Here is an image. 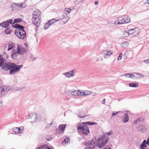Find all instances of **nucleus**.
<instances>
[{"mask_svg": "<svg viewBox=\"0 0 149 149\" xmlns=\"http://www.w3.org/2000/svg\"><path fill=\"white\" fill-rule=\"evenodd\" d=\"M27 119H31L32 120V121L33 122H38L40 119L38 114H33L30 113L28 116L26 117Z\"/></svg>", "mask_w": 149, "mask_h": 149, "instance_id": "0eeeda50", "label": "nucleus"}, {"mask_svg": "<svg viewBox=\"0 0 149 149\" xmlns=\"http://www.w3.org/2000/svg\"><path fill=\"white\" fill-rule=\"evenodd\" d=\"M113 134V133L111 132V131H109V132H108L107 133V135L109 136L111 134Z\"/></svg>", "mask_w": 149, "mask_h": 149, "instance_id": "8fccbe9b", "label": "nucleus"}, {"mask_svg": "<svg viewBox=\"0 0 149 149\" xmlns=\"http://www.w3.org/2000/svg\"><path fill=\"white\" fill-rule=\"evenodd\" d=\"M2 105V103L1 101H0V107Z\"/></svg>", "mask_w": 149, "mask_h": 149, "instance_id": "69168bd1", "label": "nucleus"}, {"mask_svg": "<svg viewBox=\"0 0 149 149\" xmlns=\"http://www.w3.org/2000/svg\"><path fill=\"white\" fill-rule=\"evenodd\" d=\"M105 98L102 101V104H104L105 103Z\"/></svg>", "mask_w": 149, "mask_h": 149, "instance_id": "5fc2aeb1", "label": "nucleus"}, {"mask_svg": "<svg viewBox=\"0 0 149 149\" xmlns=\"http://www.w3.org/2000/svg\"><path fill=\"white\" fill-rule=\"evenodd\" d=\"M109 137L105 135L98 139L97 145L99 148H102L104 146L109 140ZM96 143L93 139L89 141L84 143L85 145L87 146L84 149H93L96 146Z\"/></svg>", "mask_w": 149, "mask_h": 149, "instance_id": "f257e3e1", "label": "nucleus"}, {"mask_svg": "<svg viewBox=\"0 0 149 149\" xmlns=\"http://www.w3.org/2000/svg\"><path fill=\"white\" fill-rule=\"evenodd\" d=\"M36 149H54L51 148L49 147V146L47 145H44L40 146L38 148H36Z\"/></svg>", "mask_w": 149, "mask_h": 149, "instance_id": "6ab92c4d", "label": "nucleus"}, {"mask_svg": "<svg viewBox=\"0 0 149 149\" xmlns=\"http://www.w3.org/2000/svg\"><path fill=\"white\" fill-rule=\"evenodd\" d=\"M9 88L6 87V86H2L0 87V97L2 95L6 94L8 91Z\"/></svg>", "mask_w": 149, "mask_h": 149, "instance_id": "9d476101", "label": "nucleus"}, {"mask_svg": "<svg viewBox=\"0 0 149 149\" xmlns=\"http://www.w3.org/2000/svg\"><path fill=\"white\" fill-rule=\"evenodd\" d=\"M19 5L20 6V10L21 9L25 8L26 6V5L24 3H22L19 4Z\"/></svg>", "mask_w": 149, "mask_h": 149, "instance_id": "f704fd0d", "label": "nucleus"}, {"mask_svg": "<svg viewBox=\"0 0 149 149\" xmlns=\"http://www.w3.org/2000/svg\"><path fill=\"white\" fill-rule=\"evenodd\" d=\"M84 96H85L90 95L92 93L91 92L88 90L84 91Z\"/></svg>", "mask_w": 149, "mask_h": 149, "instance_id": "a878e982", "label": "nucleus"}, {"mask_svg": "<svg viewBox=\"0 0 149 149\" xmlns=\"http://www.w3.org/2000/svg\"><path fill=\"white\" fill-rule=\"evenodd\" d=\"M41 12L39 10H36L35 11H33L32 14L33 17H40V16Z\"/></svg>", "mask_w": 149, "mask_h": 149, "instance_id": "2eb2a0df", "label": "nucleus"}, {"mask_svg": "<svg viewBox=\"0 0 149 149\" xmlns=\"http://www.w3.org/2000/svg\"><path fill=\"white\" fill-rule=\"evenodd\" d=\"M118 20L119 21L117 24L116 23V21H115V24L118 25L125 23H128L130 22V18L129 17L126 15H124L122 17H119L118 18Z\"/></svg>", "mask_w": 149, "mask_h": 149, "instance_id": "423d86ee", "label": "nucleus"}, {"mask_svg": "<svg viewBox=\"0 0 149 149\" xmlns=\"http://www.w3.org/2000/svg\"><path fill=\"white\" fill-rule=\"evenodd\" d=\"M96 124L97 123H96L95 122H90L89 121L81 123V124H82L84 125H91Z\"/></svg>", "mask_w": 149, "mask_h": 149, "instance_id": "412c9836", "label": "nucleus"}, {"mask_svg": "<svg viewBox=\"0 0 149 149\" xmlns=\"http://www.w3.org/2000/svg\"><path fill=\"white\" fill-rule=\"evenodd\" d=\"M134 30L133 29H130L126 31H125L124 32L123 34L126 36L127 37L130 35V33L132 31H134Z\"/></svg>", "mask_w": 149, "mask_h": 149, "instance_id": "5701e85b", "label": "nucleus"}, {"mask_svg": "<svg viewBox=\"0 0 149 149\" xmlns=\"http://www.w3.org/2000/svg\"><path fill=\"white\" fill-rule=\"evenodd\" d=\"M122 53H121L120 54H119V56H120V57H122Z\"/></svg>", "mask_w": 149, "mask_h": 149, "instance_id": "774afa93", "label": "nucleus"}, {"mask_svg": "<svg viewBox=\"0 0 149 149\" xmlns=\"http://www.w3.org/2000/svg\"><path fill=\"white\" fill-rule=\"evenodd\" d=\"M13 20L11 19L3 22V23L4 28H6L7 27L9 26L10 24H12V22H13Z\"/></svg>", "mask_w": 149, "mask_h": 149, "instance_id": "dca6fc26", "label": "nucleus"}, {"mask_svg": "<svg viewBox=\"0 0 149 149\" xmlns=\"http://www.w3.org/2000/svg\"><path fill=\"white\" fill-rule=\"evenodd\" d=\"M12 130L13 132L15 133H19V130L18 129V127H15L12 128Z\"/></svg>", "mask_w": 149, "mask_h": 149, "instance_id": "7c9ffc66", "label": "nucleus"}, {"mask_svg": "<svg viewBox=\"0 0 149 149\" xmlns=\"http://www.w3.org/2000/svg\"><path fill=\"white\" fill-rule=\"evenodd\" d=\"M139 128L141 129L140 131H141L142 132H143L144 131H146V128L144 125H139Z\"/></svg>", "mask_w": 149, "mask_h": 149, "instance_id": "4be33fe9", "label": "nucleus"}, {"mask_svg": "<svg viewBox=\"0 0 149 149\" xmlns=\"http://www.w3.org/2000/svg\"><path fill=\"white\" fill-rule=\"evenodd\" d=\"M22 21V19H20V18H18L16 19H15L13 20V22H12V23L13 24H15V23H18Z\"/></svg>", "mask_w": 149, "mask_h": 149, "instance_id": "b1692460", "label": "nucleus"}, {"mask_svg": "<svg viewBox=\"0 0 149 149\" xmlns=\"http://www.w3.org/2000/svg\"><path fill=\"white\" fill-rule=\"evenodd\" d=\"M66 15H67L66 14H63L62 15V17H63L62 18L63 19L65 17H66Z\"/></svg>", "mask_w": 149, "mask_h": 149, "instance_id": "6e6d98bb", "label": "nucleus"}, {"mask_svg": "<svg viewBox=\"0 0 149 149\" xmlns=\"http://www.w3.org/2000/svg\"><path fill=\"white\" fill-rule=\"evenodd\" d=\"M65 11L68 12V13H70L71 10L70 8H65Z\"/></svg>", "mask_w": 149, "mask_h": 149, "instance_id": "ea45409f", "label": "nucleus"}, {"mask_svg": "<svg viewBox=\"0 0 149 149\" xmlns=\"http://www.w3.org/2000/svg\"><path fill=\"white\" fill-rule=\"evenodd\" d=\"M70 140L68 138H66L64 140V141L62 143L63 144L64 143H68L70 142Z\"/></svg>", "mask_w": 149, "mask_h": 149, "instance_id": "e433bc0d", "label": "nucleus"}, {"mask_svg": "<svg viewBox=\"0 0 149 149\" xmlns=\"http://www.w3.org/2000/svg\"><path fill=\"white\" fill-rule=\"evenodd\" d=\"M66 125V124L60 125L58 128H57L56 130V134H60L63 132Z\"/></svg>", "mask_w": 149, "mask_h": 149, "instance_id": "6e6552de", "label": "nucleus"}, {"mask_svg": "<svg viewBox=\"0 0 149 149\" xmlns=\"http://www.w3.org/2000/svg\"><path fill=\"white\" fill-rule=\"evenodd\" d=\"M77 131L79 133L84 135H86L90 132L89 129L87 125L81 124L78 125L77 127Z\"/></svg>", "mask_w": 149, "mask_h": 149, "instance_id": "39448f33", "label": "nucleus"}, {"mask_svg": "<svg viewBox=\"0 0 149 149\" xmlns=\"http://www.w3.org/2000/svg\"><path fill=\"white\" fill-rule=\"evenodd\" d=\"M5 60L4 59L3 56L1 55H0V67L3 65V63L4 62Z\"/></svg>", "mask_w": 149, "mask_h": 149, "instance_id": "393cba45", "label": "nucleus"}, {"mask_svg": "<svg viewBox=\"0 0 149 149\" xmlns=\"http://www.w3.org/2000/svg\"><path fill=\"white\" fill-rule=\"evenodd\" d=\"M40 17H33L31 20L33 23L37 27H38L40 24L41 21Z\"/></svg>", "mask_w": 149, "mask_h": 149, "instance_id": "1a4fd4ad", "label": "nucleus"}, {"mask_svg": "<svg viewBox=\"0 0 149 149\" xmlns=\"http://www.w3.org/2000/svg\"><path fill=\"white\" fill-rule=\"evenodd\" d=\"M30 58L32 59L33 60H35L36 59V58H34L33 57V56L32 54H30Z\"/></svg>", "mask_w": 149, "mask_h": 149, "instance_id": "de8ad7c7", "label": "nucleus"}, {"mask_svg": "<svg viewBox=\"0 0 149 149\" xmlns=\"http://www.w3.org/2000/svg\"><path fill=\"white\" fill-rule=\"evenodd\" d=\"M19 130V133H22L23 132L24 127L23 126H21L19 127H18Z\"/></svg>", "mask_w": 149, "mask_h": 149, "instance_id": "473e14b6", "label": "nucleus"}, {"mask_svg": "<svg viewBox=\"0 0 149 149\" xmlns=\"http://www.w3.org/2000/svg\"><path fill=\"white\" fill-rule=\"evenodd\" d=\"M13 10L17 11L20 10V6L18 3H13L11 5Z\"/></svg>", "mask_w": 149, "mask_h": 149, "instance_id": "f8f14e48", "label": "nucleus"}, {"mask_svg": "<svg viewBox=\"0 0 149 149\" xmlns=\"http://www.w3.org/2000/svg\"><path fill=\"white\" fill-rule=\"evenodd\" d=\"M131 75H132V74L127 73V74H125L124 75L127 77H130L132 78Z\"/></svg>", "mask_w": 149, "mask_h": 149, "instance_id": "37998d69", "label": "nucleus"}, {"mask_svg": "<svg viewBox=\"0 0 149 149\" xmlns=\"http://www.w3.org/2000/svg\"><path fill=\"white\" fill-rule=\"evenodd\" d=\"M142 143H143L144 144H147V141L145 140H144Z\"/></svg>", "mask_w": 149, "mask_h": 149, "instance_id": "4d7b16f0", "label": "nucleus"}, {"mask_svg": "<svg viewBox=\"0 0 149 149\" xmlns=\"http://www.w3.org/2000/svg\"><path fill=\"white\" fill-rule=\"evenodd\" d=\"M144 62L146 63H149V58L148 59L145 60L144 61Z\"/></svg>", "mask_w": 149, "mask_h": 149, "instance_id": "3c124183", "label": "nucleus"}, {"mask_svg": "<svg viewBox=\"0 0 149 149\" xmlns=\"http://www.w3.org/2000/svg\"><path fill=\"white\" fill-rule=\"evenodd\" d=\"M4 55L6 56V58L7 59L8 58V55L5 52H4Z\"/></svg>", "mask_w": 149, "mask_h": 149, "instance_id": "864d4df0", "label": "nucleus"}, {"mask_svg": "<svg viewBox=\"0 0 149 149\" xmlns=\"http://www.w3.org/2000/svg\"><path fill=\"white\" fill-rule=\"evenodd\" d=\"M84 0H75V4H78L83 1Z\"/></svg>", "mask_w": 149, "mask_h": 149, "instance_id": "58836bf2", "label": "nucleus"}, {"mask_svg": "<svg viewBox=\"0 0 149 149\" xmlns=\"http://www.w3.org/2000/svg\"><path fill=\"white\" fill-rule=\"evenodd\" d=\"M138 121V119H137V120H136L134 121V123L135 124H136Z\"/></svg>", "mask_w": 149, "mask_h": 149, "instance_id": "e2e57ef3", "label": "nucleus"}, {"mask_svg": "<svg viewBox=\"0 0 149 149\" xmlns=\"http://www.w3.org/2000/svg\"><path fill=\"white\" fill-rule=\"evenodd\" d=\"M147 144L149 145V138H148L147 141Z\"/></svg>", "mask_w": 149, "mask_h": 149, "instance_id": "bf43d9fd", "label": "nucleus"}, {"mask_svg": "<svg viewBox=\"0 0 149 149\" xmlns=\"http://www.w3.org/2000/svg\"><path fill=\"white\" fill-rule=\"evenodd\" d=\"M17 51L15 49L13 50L12 52L11 57L13 59H16L18 56V54L20 55H23L25 54L28 51L27 48L23 47L22 46H19L17 45Z\"/></svg>", "mask_w": 149, "mask_h": 149, "instance_id": "7ed1b4c3", "label": "nucleus"}, {"mask_svg": "<svg viewBox=\"0 0 149 149\" xmlns=\"http://www.w3.org/2000/svg\"><path fill=\"white\" fill-rule=\"evenodd\" d=\"M123 118V122L126 123L128 121L129 118L127 113L124 114Z\"/></svg>", "mask_w": 149, "mask_h": 149, "instance_id": "aec40b11", "label": "nucleus"}, {"mask_svg": "<svg viewBox=\"0 0 149 149\" xmlns=\"http://www.w3.org/2000/svg\"><path fill=\"white\" fill-rule=\"evenodd\" d=\"M137 119L138 120L139 122L142 121L144 120V118L141 117L139 118H137Z\"/></svg>", "mask_w": 149, "mask_h": 149, "instance_id": "49530a36", "label": "nucleus"}, {"mask_svg": "<svg viewBox=\"0 0 149 149\" xmlns=\"http://www.w3.org/2000/svg\"><path fill=\"white\" fill-rule=\"evenodd\" d=\"M89 116V115H86V116H79V115H77V116L81 118H85V117H86L87 116Z\"/></svg>", "mask_w": 149, "mask_h": 149, "instance_id": "09e8293b", "label": "nucleus"}, {"mask_svg": "<svg viewBox=\"0 0 149 149\" xmlns=\"http://www.w3.org/2000/svg\"><path fill=\"white\" fill-rule=\"evenodd\" d=\"M138 84L136 83H130L129 86H130L132 87H136L138 86Z\"/></svg>", "mask_w": 149, "mask_h": 149, "instance_id": "c85d7f7f", "label": "nucleus"}, {"mask_svg": "<svg viewBox=\"0 0 149 149\" xmlns=\"http://www.w3.org/2000/svg\"><path fill=\"white\" fill-rule=\"evenodd\" d=\"M23 66L22 65H17L14 63L8 62L5 63L1 69L5 71L10 70V74L13 75L18 72Z\"/></svg>", "mask_w": 149, "mask_h": 149, "instance_id": "f03ea898", "label": "nucleus"}, {"mask_svg": "<svg viewBox=\"0 0 149 149\" xmlns=\"http://www.w3.org/2000/svg\"><path fill=\"white\" fill-rule=\"evenodd\" d=\"M77 93H78V90H74L72 91L71 92V94L72 95H74V96H77Z\"/></svg>", "mask_w": 149, "mask_h": 149, "instance_id": "c9c22d12", "label": "nucleus"}, {"mask_svg": "<svg viewBox=\"0 0 149 149\" xmlns=\"http://www.w3.org/2000/svg\"><path fill=\"white\" fill-rule=\"evenodd\" d=\"M47 22L48 23H49V24L50 25V26L53 24L51 22H50V20H49Z\"/></svg>", "mask_w": 149, "mask_h": 149, "instance_id": "680f3d73", "label": "nucleus"}, {"mask_svg": "<svg viewBox=\"0 0 149 149\" xmlns=\"http://www.w3.org/2000/svg\"><path fill=\"white\" fill-rule=\"evenodd\" d=\"M134 74H135L139 75L141 77H144V75L143 74H141L139 73H134Z\"/></svg>", "mask_w": 149, "mask_h": 149, "instance_id": "79ce46f5", "label": "nucleus"}, {"mask_svg": "<svg viewBox=\"0 0 149 149\" xmlns=\"http://www.w3.org/2000/svg\"><path fill=\"white\" fill-rule=\"evenodd\" d=\"M120 113H121V114H122L123 113H124V112H123V111H119L116 112V113L113 112L112 114V116H113L117 114H118Z\"/></svg>", "mask_w": 149, "mask_h": 149, "instance_id": "4c0bfd02", "label": "nucleus"}, {"mask_svg": "<svg viewBox=\"0 0 149 149\" xmlns=\"http://www.w3.org/2000/svg\"><path fill=\"white\" fill-rule=\"evenodd\" d=\"M103 52H107V53L105 54L104 56V58H109V57L111 56L113 54L112 51H111H111H109L107 50H104L103 51Z\"/></svg>", "mask_w": 149, "mask_h": 149, "instance_id": "f3484780", "label": "nucleus"}, {"mask_svg": "<svg viewBox=\"0 0 149 149\" xmlns=\"http://www.w3.org/2000/svg\"><path fill=\"white\" fill-rule=\"evenodd\" d=\"M0 26H1L3 27H4L3 23V22L1 23L0 24Z\"/></svg>", "mask_w": 149, "mask_h": 149, "instance_id": "052dcab7", "label": "nucleus"}, {"mask_svg": "<svg viewBox=\"0 0 149 149\" xmlns=\"http://www.w3.org/2000/svg\"><path fill=\"white\" fill-rule=\"evenodd\" d=\"M103 149H111V148L108 146H106Z\"/></svg>", "mask_w": 149, "mask_h": 149, "instance_id": "603ef678", "label": "nucleus"}, {"mask_svg": "<svg viewBox=\"0 0 149 149\" xmlns=\"http://www.w3.org/2000/svg\"><path fill=\"white\" fill-rule=\"evenodd\" d=\"M55 20V18L52 19H51L50 20V22H51L53 24L54 23L56 22V20Z\"/></svg>", "mask_w": 149, "mask_h": 149, "instance_id": "a18cd8bd", "label": "nucleus"}, {"mask_svg": "<svg viewBox=\"0 0 149 149\" xmlns=\"http://www.w3.org/2000/svg\"><path fill=\"white\" fill-rule=\"evenodd\" d=\"M6 86V87H8L9 88L8 91H20L21 90H23L25 88V86H24L23 87H22L21 88H19L18 87H15L11 88L10 86Z\"/></svg>", "mask_w": 149, "mask_h": 149, "instance_id": "9b49d317", "label": "nucleus"}, {"mask_svg": "<svg viewBox=\"0 0 149 149\" xmlns=\"http://www.w3.org/2000/svg\"><path fill=\"white\" fill-rule=\"evenodd\" d=\"M98 3V2L97 1H96L95 2V4L96 5H97Z\"/></svg>", "mask_w": 149, "mask_h": 149, "instance_id": "338daca9", "label": "nucleus"}, {"mask_svg": "<svg viewBox=\"0 0 149 149\" xmlns=\"http://www.w3.org/2000/svg\"><path fill=\"white\" fill-rule=\"evenodd\" d=\"M12 30L10 29L9 28H6L5 31V32L6 34H8L10 33Z\"/></svg>", "mask_w": 149, "mask_h": 149, "instance_id": "cd10ccee", "label": "nucleus"}, {"mask_svg": "<svg viewBox=\"0 0 149 149\" xmlns=\"http://www.w3.org/2000/svg\"><path fill=\"white\" fill-rule=\"evenodd\" d=\"M128 43L126 41L123 42L122 44L121 47H126L128 45Z\"/></svg>", "mask_w": 149, "mask_h": 149, "instance_id": "c756f323", "label": "nucleus"}, {"mask_svg": "<svg viewBox=\"0 0 149 149\" xmlns=\"http://www.w3.org/2000/svg\"><path fill=\"white\" fill-rule=\"evenodd\" d=\"M74 71L75 70H73L71 71L63 73V74L68 78L73 77L75 75V73L74 72Z\"/></svg>", "mask_w": 149, "mask_h": 149, "instance_id": "ddd939ff", "label": "nucleus"}, {"mask_svg": "<svg viewBox=\"0 0 149 149\" xmlns=\"http://www.w3.org/2000/svg\"><path fill=\"white\" fill-rule=\"evenodd\" d=\"M24 27L22 25L19 24L17 29L15 30V34L19 39H24L26 36V33L24 30Z\"/></svg>", "mask_w": 149, "mask_h": 149, "instance_id": "20e7f679", "label": "nucleus"}, {"mask_svg": "<svg viewBox=\"0 0 149 149\" xmlns=\"http://www.w3.org/2000/svg\"><path fill=\"white\" fill-rule=\"evenodd\" d=\"M50 26V25L48 22L46 23L44 25V28L45 29H47Z\"/></svg>", "mask_w": 149, "mask_h": 149, "instance_id": "2f4dec72", "label": "nucleus"}, {"mask_svg": "<svg viewBox=\"0 0 149 149\" xmlns=\"http://www.w3.org/2000/svg\"><path fill=\"white\" fill-rule=\"evenodd\" d=\"M12 24V26L13 27L15 28H17H17L18 26H19L18 24Z\"/></svg>", "mask_w": 149, "mask_h": 149, "instance_id": "a19ab883", "label": "nucleus"}, {"mask_svg": "<svg viewBox=\"0 0 149 149\" xmlns=\"http://www.w3.org/2000/svg\"><path fill=\"white\" fill-rule=\"evenodd\" d=\"M15 44L13 43L12 41H10L8 43V48L7 49L8 51H9L12 50L13 48H14L13 47L14 46Z\"/></svg>", "mask_w": 149, "mask_h": 149, "instance_id": "a211bd4d", "label": "nucleus"}, {"mask_svg": "<svg viewBox=\"0 0 149 149\" xmlns=\"http://www.w3.org/2000/svg\"><path fill=\"white\" fill-rule=\"evenodd\" d=\"M132 29H133L134 30L131 31L130 34L132 35L133 36H136L139 33V30L138 28H136Z\"/></svg>", "mask_w": 149, "mask_h": 149, "instance_id": "4468645a", "label": "nucleus"}, {"mask_svg": "<svg viewBox=\"0 0 149 149\" xmlns=\"http://www.w3.org/2000/svg\"><path fill=\"white\" fill-rule=\"evenodd\" d=\"M121 58H122L121 57H120V56H119L118 57L117 60H121Z\"/></svg>", "mask_w": 149, "mask_h": 149, "instance_id": "13d9d810", "label": "nucleus"}, {"mask_svg": "<svg viewBox=\"0 0 149 149\" xmlns=\"http://www.w3.org/2000/svg\"><path fill=\"white\" fill-rule=\"evenodd\" d=\"M13 81L14 83H17V81L16 79H15Z\"/></svg>", "mask_w": 149, "mask_h": 149, "instance_id": "0e129e2a", "label": "nucleus"}, {"mask_svg": "<svg viewBox=\"0 0 149 149\" xmlns=\"http://www.w3.org/2000/svg\"><path fill=\"white\" fill-rule=\"evenodd\" d=\"M103 60V58L101 56H99L97 58V61H102Z\"/></svg>", "mask_w": 149, "mask_h": 149, "instance_id": "c03bdc74", "label": "nucleus"}, {"mask_svg": "<svg viewBox=\"0 0 149 149\" xmlns=\"http://www.w3.org/2000/svg\"><path fill=\"white\" fill-rule=\"evenodd\" d=\"M140 149H144L147 147L146 144H144L143 143H141L140 145Z\"/></svg>", "mask_w": 149, "mask_h": 149, "instance_id": "72a5a7b5", "label": "nucleus"}, {"mask_svg": "<svg viewBox=\"0 0 149 149\" xmlns=\"http://www.w3.org/2000/svg\"><path fill=\"white\" fill-rule=\"evenodd\" d=\"M84 92L83 91L78 90L77 96H84Z\"/></svg>", "mask_w": 149, "mask_h": 149, "instance_id": "bb28decb", "label": "nucleus"}]
</instances>
